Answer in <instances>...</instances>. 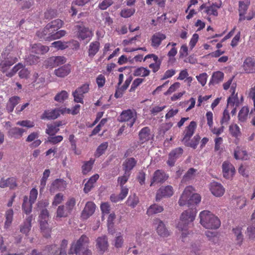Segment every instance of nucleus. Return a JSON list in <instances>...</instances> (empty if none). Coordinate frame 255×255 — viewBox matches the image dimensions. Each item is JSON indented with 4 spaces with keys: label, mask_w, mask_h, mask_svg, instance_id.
Instances as JSON below:
<instances>
[{
    "label": "nucleus",
    "mask_w": 255,
    "mask_h": 255,
    "mask_svg": "<svg viewBox=\"0 0 255 255\" xmlns=\"http://www.w3.org/2000/svg\"><path fill=\"white\" fill-rule=\"evenodd\" d=\"M20 98L18 96H13L10 97L6 104L5 109L6 111L10 113L13 112L14 107L19 103Z\"/></svg>",
    "instance_id": "22"
},
{
    "label": "nucleus",
    "mask_w": 255,
    "mask_h": 255,
    "mask_svg": "<svg viewBox=\"0 0 255 255\" xmlns=\"http://www.w3.org/2000/svg\"><path fill=\"white\" fill-rule=\"evenodd\" d=\"M2 65L1 70L5 73L6 76L9 77H12L19 69L20 71L18 74L21 78H27L30 72V70L28 68L23 67L22 65H15L11 69L10 68L11 65Z\"/></svg>",
    "instance_id": "5"
},
{
    "label": "nucleus",
    "mask_w": 255,
    "mask_h": 255,
    "mask_svg": "<svg viewBox=\"0 0 255 255\" xmlns=\"http://www.w3.org/2000/svg\"><path fill=\"white\" fill-rule=\"evenodd\" d=\"M66 111L65 109H54L45 111L41 116L42 120H54L57 119L61 114L64 113Z\"/></svg>",
    "instance_id": "11"
},
{
    "label": "nucleus",
    "mask_w": 255,
    "mask_h": 255,
    "mask_svg": "<svg viewBox=\"0 0 255 255\" xmlns=\"http://www.w3.org/2000/svg\"><path fill=\"white\" fill-rule=\"evenodd\" d=\"M67 186V183L62 179H57L53 181L50 187V191L54 192L55 190H64Z\"/></svg>",
    "instance_id": "25"
},
{
    "label": "nucleus",
    "mask_w": 255,
    "mask_h": 255,
    "mask_svg": "<svg viewBox=\"0 0 255 255\" xmlns=\"http://www.w3.org/2000/svg\"><path fill=\"white\" fill-rule=\"evenodd\" d=\"M139 137L142 142L148 141L151 137L150 129L148 127L142 128L139 133Z\"/></svg>",
    "instance_id": "31"
},
{
    "label": "nucleus",
    "mask_w": 255,
    "mask_h": 255,
    "mask_svg": "<svg viewBox=\"0 0 255 255\" xmlns=\"http://www.w3.org/2000/svg\"><path fill=\"white\" fill-rule=\"evenodd\" d=\"M124 237L121 233H117L112 242V245L116 249L122 248L124 246Z\"/></svg>",
    "instance_id": "30"
},
{
    "label": "nucleus",
    "mask_w": 255,
    "mask_h": 255,
    "mask_svg": "<svg viewBox=\"0 0 255 255\" xmlns=\"http://www.w3.org/2000/svg\"><path fill=\"white\" fill-rule=\"evenodd\" d=\"M13 211L11 209H9L6 211L5 213V221L4 223V228H8L13 221Z\"/></svg>",
    "instance_id": "34"
},
{
    "label": "nucleus",
    "mask_w": 255,
    "mask_h": 255,
    "mask_svg": "<svg viewBox=\"0 0 255 255\" xmlns=\"http://www.w3.org/2000/svg\"><path fill=\"white\" fill-rule=\"evenodd\" d=\"M172 45L173 46L171 49L168 52L167 56L168 57V62L169 64H173L176 61L174 56L177 54V49L174 46L176 45V43H172Z\"/></svg>",
    "instance_id": "40"
},
{
    "label": "nucleus",
    "mask_w": 255,
    "mask_h": 255,
    "mask_svg": "<svg viewBox=\"0 0 255 255\" xmlns=\"http://www.w3.org/2000/svg\"><path fill=\"white\" fill-rule=\"evenodd\" d=\"M238 102V99L237 97V94H235V93H232V95L228 99V107H234L235 104H237Z\"/></svg>",
    "instance_id": "58"
},
{
    "label": "nucleus",
    "mask_w": 255,
    "mask_h": 255,
    "mask_svg": "<svg viewBox=\"0 0 255 255\" xmlns=\"http://www.w3.org/2000/svg\"><path fill=\"white\" fill-rule=\"evenodd\" d=\"M66 32L64 30H60L59 31H57L54 33V34H52L50 35V36L48 37L46 39L49 41L54 40L55 39H59L62 37L65 36Z\"/></svg>",
    "instance_id": "46"
},
{
    "label": "nucleus",
    "mask_w": 255,
    "mask_h": 255,
    "mask_svg": "<svg viewBox=\"0 0 255 255\" xmlns=\"http://www.w3.org/2000/svg\"><path fill=\"white\" fill-rule=\"evenodd\" d=\"M200 138H201L200 136L198 134H196L194 136V137L190 142H189V141L188 142V143L185 144V145L188 146H190L195 149L196 148Z\"/></svg>",
    "instance_id": "59"
},
{
    "label": "nucleus",
    "mask_w": 255,
    "mask_h": 255,
    "mask_svg": "<svg viewBox=\"0 0 255 255\" xmlns=\"http://www.w3.org/2000/svg\"><path fill=\"white\" fill-rule=\"evenodd\" d=\"M197 174V170L194 168H190L184 175L182 181L186 182L194 179Z\"/></svg>",
    "instance_id": "39"
},
{
    "label": "nucleus",
    "mask_w": 255,
    "mask_h": 255,
    "mask_svg": "<svg viewBox=\"0 0 255 255\" xmlns=\"http://www.w3.org/2000/svg\"><path fill=\"white\" fill-rule=\"evenodd\" d=\"M89 90V84L86 83L77 89L73 93L74 101L76 103H83V94L88 92Z\"/></svg>",
    "instance_id": "9"
},
{
    "label": "nucleus",
    "mask_w": 255,
    "mask_h": 255,
    "mask_svg": "<svg viewBox=\"0 0 255 255\" xmlns=\"http://www.w3.org/2000/svg\"><path fill=\"white\" fill-rule=\"evenodd\" d=\"M54 24L55 23L54 22ZM55 25H53V23H48L45 27L42 29L38 30L36 33V36L41 39L45 40V41H48L46 39V38L50 36V33L49 32H50L48 29L50 27H51L53 26H54Z\"/></svg>",
    "instance_id": "20"
},
{
    "label": "nucleus",
    "mask_w": 255,
    "mask_h": 255,
    "mask_svg": "<svg viewBox=\"0 0 255 255\" xmlns=\"http://www.w3.org/2000/svg\"><path fill=\"white\" fill-rule=\"evenodd\" d=\"M108 146V143L107 142H103L97 148L96 155L98 157L103 154L105 150L107 149Z\"/></svg>",
    "instance_id": "55"
},
{
    "label": "nucleus",
    "mask_w": 255,
    "mask_h": 255,
    "mask_svg": "<svg viewBox=\"0 0 255 255\" xmlns=\"http://www.w3.org/2000/svg\"><path fill=\"white\" fill-rule=\"evenodd\" d=\"M90 243L89 238L86 235H82L75 242H73L68 252L69 255L76 254V255H91V251L88 249Z\"/></svg>",
    "instance_id": "1"
},
{
    "label": "nucleus",
    "mask_w": 255,
    "mask_h": 255,
    "mask_svg": "<svg viewBox=\"0 0 255 255\" xmlns=\"http://www.w3.org/2000/svg\"><path fill=\"white\" fill-rule=\"evenodd\" d=\"M33 203L28 201V197L25 196L23 197V202L22 205V209L26 214H29L31 212Z\"/></svg>",
    "instance_id": "37"
},
{
    "label": "nucleus",
    "mask_w": 255,
    "mask_h": 255,
    "mask_svg": "<svg viewBox=\"0 0 255 255\" xmlns=\"http://www.w3.org/2000/svg\"><path fill=\"white\" fill-rule=\"evenodd\" d=\"M201 197L197 193H194V188L189 186L185 188L178 201L179 206L187 205L188 207L199 203Z\"/></svg>",
    "instance_id": "3"
},
{
    "label": "nucleus",
    "mask_w": 255,
    "mask_h": 255,
    "mask_svg": "<svg viewBox=\"0 0 255 255\" xmlns=\"http://www.w3.org/2000/svg\"><path fill=\"white\" fill-rule=\"evenodd\" d=\"M16 180L14 177H9L7 179L3 178L0 180V187L4 188L7 187L10 188H14L16 187Z\"/></svg>",
    "instance_id": "21"
},
{
    "label": "nucleus",
    "mask_w": 255,
    "mask_h": 255,
    "mask_svg": "<svg viewBox=\"0 0 255 255\" xmlns=\"http://www.w3.org/2000/svg\"><path fill=\"white\" fill-rule=\"evenodd\" d=\"M96 247L100 254H103L109 248L108 238L106 236L99 237L96 240Z\"/></svg>",
    "instance_id": "10"
},
{
    "label": "nucleus",
    "mask_w": 255,
    "mask_h": 255,
    "mask_svg": "<svg viewBox=\"0 0 255 255\" xmlns=\"http://www.w3.org/2000/svg\"><path fill=\"white\" fill-rule=\"evenodd\" d=\"M197 127L196 123L194 121L190 122L189 125L186 128L184 132V136L182 139V142L187 144L190 138L194 134Z\"/></svg>",
    "instance_id": "13"
},
{
    "label": "nucleus",
    "mask_w": 255,
    "mask_h": 255,
    "mask_svg": "<svg viewBox=\"0 0 255 255\" xmlns=\"http://www.w3.org/2000/svg\"><path fill=\"white\" fill-rule=\"evenodd\" d=\"M196 213V209L192 208L185 211L181 214L177 228L182 232V238L185 237L189 234L187 230L195 220Z\"/></svg>",
    "instance_id": "2"
},
{
    "label": "nucleus",
    "mask_w": 255,
    "mask_h": 255,
    "mask_svg": "<svg viewBox=\"0 0 255 255\" xmlns=\"http://www.w3.org/2000/svg\"><path fill=\"white\" fill-rule=\"evenodd\" d=\"M37 196V190L35 188H32L30 191L29 199L28 201L33 204L36 201Z\"/></svg>",
    "instance_id": "62"
},
{
    "label": "nucleus",
    "mask_w": 255,
    "mask_h": 255,
    "mask_svg": "<svg viewBox=\"0 0 255 255\" xmlns=\"http://www.w3.org/2000/svg\"><path fill=\"white\" fill-rule=\"evenodd\" d=\"M54 22L55 23V24L53 23V25H55L52 26L51 27L48 29V30L50 31L49 32L50 35L52 34H54L55 32H56L59 29H60L64 23L63 21L60 19H56L51 21L50 23Z\"/></svg>",
    "instance_id": "36"
},
{
    "label": "nucleus",
    "mask_w": 255,
    "mask_h": 255,
    "mask_svg": "<svg viewBox=\"0 0 255 255\" xmlns=\"http://www.w3.org/2000/svg\"><path fill=\"white\" fill-rule=\"evenodd\" d=\"M200 223L205 228L217 229L221 225L219 219L208 210H204L199 214Z\"/></svg>",
    "instance_id": "4"
},
{
    "label": "nucleus",
    "mask_w": 255,
    "mask_h": 255,
    "mask_svg": "<svg viewBox=\"0 0 255 255\" xmlns=\"http://www.w3.org/2000/svg\"><path fill=\"white\" fill-rule=\"evenodd\" d=\"M94 161V160L91 159L84 163L82 166V172L83 174H86L91 170Z\"/></svg>",
    "instance_id": "54"
},
{
    "label": "nucleus",
    "mask_w": 255,
    "mask_h": 255,
    "mask_svg": "<svg viewBox=\"0 0 255 255\" xmlns=\"http://www.w3.org/2000/svg\"><path fill=\"white\" fill-rule=\"evenodd\" d=\"M96 205L92 202H88L81 213V218L84 220H87L95 212Z\"/></svg>",
    "instance_id": "16"
},
{
    "label": "nucleus",
    "mask_w": 255,
    "mask_h": 255,
    "mask_svg": "<svg viewBox=\"0 0 255 255\" xmlns=\"http://www.w3.org/2000/svg\"><path fill=\"white\" fill-rule=\"evenodd\" d=\"M40 229L44 236L48 238L50 236L51 229L49 228L47 221L49 212L47 209H42L39 216Z\"/></svg>",
    "instance_id": "6"
},
{
    "label": "nucleus",
    "mask_w": 255,
    "mask_h": 255,
    "mask_svg": "<svg viewBox=\"0 0 255 255\" xmlns=\"http://www.w3.org/2000/svg\"><path fill=\"white\" fill-rule=\"evenodd\" d=\"M229 131L231 135L235 137H238L241 134L240 127L235 124H232L230 126Z\"/></svg>",
    "instance_id": "45"
},
{
    "label": "nucleus",
    "mask_w": 255,
    "mask_h": 255,
    "mask_svg": "<svg viewBox=\"0 0 255 255\" xmlns=\"http://www.w3.org/2000/svg\"><path fill=\"white\" fill-rule=\"evenodd\" d=\"M100 43L95 41L91 43L89 49V55L91 57L94 56L99 49Z\"/></svg>",
    "instance_id": "42"
},
{
    "label": "nucleus",
    "mask_w": 255,
    "mask_h": 255,
    "mask_svg": "<svg viewBox=\"0 0 255 255\" xmlns=\"http://www.w3.org/2000/svg\"><path fill=\"white\" fill-rule=\"evenodd\" d=\"M66 62V59L64 56L51 57L49 59V64H64Z\"/></svg>",
    "instance_id": "47"
},
{
    "label": "nucleus",
    "mask_w": 255,
    "mask_h": 255,
    "mask_svg": "<svg viewBox=\"0 0 255 255\" xmlns=\"http://www.w3.org/2000/svg\"><path fill=\"white\" fill-rule=\"evenodd\" d=\"M168 177V176L163 171L157 170L153 174L150 186H152L154 183H162L167 180Z\"/></svg>",
    "instance_id": "18"
},
{
    "label": "nucleus",
    "mask_w": 255,
    "mask_h": 255,
    "mask_svg": "<svg viewBox=\"0 0 255 255\" xmlns=\"http://www.w3.org/2000/svg\"><path fill=\"white\" fill-rule=\"evenodd\" d=\"M31 220L32 216H28L26 217L25 221L20 226V232L21 233L25 234L26 236L28 235V234L31 229Z\"/></svg>",
    "instance_id": "27"
},
{
    "label": "nucleus",
    "mask_w": 255,
    "mask_h": 255,
    "mask_svg": "<svg viewBox=\"0 0 255 255\" xmlns=\"http://www.w3.org/2000/svg\"><path fill=\"white\" fill-rule=\"evenodd\" d=\"M250 4V0L240 1L239 2V12L240 15L246 14Z\"/></svg>",
    "instance_id": "38"
},
{
    "label": "nucleus",
    "mask_w": 255,
    "mask_h": 255,
    "mask_svg": "<svg viewBox=\"0 0 255 255\" xmlns=\"http://www.w3.org/2000/svg\"><path fill=\"white\" fill-rule=\"evenodd\" d=\"M247 236L249 239H253L255 238V227L254 225H251L247 228L246 233Z\"/></svg>",
    "instance_id": "64"
},
{
    "label": "nucleus",
    "mask_w": 255,
    "mask_h": 255,
    "mask_svg": "<svg viewBox=\"0 0 255 255\" xmlns=\"http://www.w3.org/2000/svg\"><path fill=\"white\" fill-rule=\"evenodd\" d=\"M116 218V215L114 213H111L109 215L108 219V231L109 232L113 234L114 232L112 230V228L113 226V221L115 220Z\"/></svg>",
    "instance_id": "61"
},
{
    "label": "nucleus",
    "mask_w": 255,
    "mask_h": 255,
    "mask_svg": "<svg viewBox=\"0 0 255 255\" xmlns=\"http://www.w3.org/2000/svg\"><path fill=\"white\" fill-rule=\"evenodd\" d=\"M136 161L133 158L127 159L123 163V169L125 172L130 173V171L135 166Z\"/></svg>",
    "instance_id": "29"
},
{
    "label": "nucleus",
    "mask_w": 255,
    "mask_h": 255,
    "mask_svg": "<svg viewBox=\"0 0 255 255\" xmlns=\"http://www.w3.org/2000/svg\"><path fill=\"white\" fill-rule=\"evenodd\" d=\"M183 153V149L180 148H177L172 150L169 154L168 160L167 162V164L172 166L174 165L176 160L179 158Z\"/></svg>",
    "instance_id": "19"
},
{
    "label": "nucleus",
    "mask_w": 255,
    "mask_h": 255,
    "mask_svg": "<svg viewBox=\"0 0 255 255\" xmlns=\"http://www.w3.org/2000/svg\"><path fill=\"white\" fill-rule=\"evenodd\" d=\"M241 69L246 73H254L255 72V65H242Z\"/></svg>",
    "instance_id": "63"
},
{
    "label": "nucleus",
    "mask_w": 255,
    "mask_h": 255,
    "mask_svg": "<svg viewBox=\"0 0 255 255\" xmlns=\"http://www.w3.org/2000/svg\"><path fill=\"white\" fill-rule=\"evenodd\" d=\"M68 245V241L63 240L60 244L59 249L55 245H52L51 247V253L53 255H66V249Z\"/></svg>",
    "instance_id": "15"
},
{
    "label": "nucleus",
    "mask_w": 255,
    "mask_h": 255,
    "mask_svg": "<svg viewBox=\"0 0 255 255\" xmlns=\"http://www.w3.org/2000/svg\"><path fill=\"white\" fill-rule=\"evenodd\" d=\"M99 176L96 174L93 175L89 180L85 183L84 188V191L85 193H88L94 187V185L98 179Z\"/></svg>",
    "instance_id": "28"
},
{
    "label": "nucleus",
    "mask_w": 255,
    "mask_h": 255,
    "mask_svg": "<svg viewBox=\"0 0 255 255\" xmlns=\"http://www.w3.org/2000/svg\"><path fill=\"white\" fill-rule=\"evenodd\" d=\"M223 176L227 179H232L236 170L233 165L228 161H225L222 165Z\"/></svg>",
    "instance_id": "8"
},
{
    "label": "nucleus",
    "mask_w": 255,
    "mask_h": 255,
    "mask_svg": "<svg viewBox=\"0 0 255 255\" xmlns=\"http://www.w3.org/2000/svg\"><path fill=\"white\" fill-rule=\"evenodd\" d=\"M210 190L212 194L216 197L223 196L225 191V189L222 185L216 182H213L210 183Z\"/></svg>",
    "instance_id": "17"
},
{
    "label": "nucleus",
    "mask_w": 255,
    "mask_h": 255,
    "mask_svg": "<svg viewBox=\"0 0 255 255\" xmlns=\"http://www.w3.org/2000/svg\"><path fill=\"white\" fill-rule=\"evenodd\" d=\"M68 97V93L66 91H62L55 96L54 100L57 102L61 103L67 99Z\"/></svg>",
    "instance_id": "51"
},
{
    "label": "nucleus",
    "mask_w": 255,
    "mask_h": 255,
    "mask_svg": "<svg viewBox=\"0 0 255 255\" xmlns=\"http://www.w3.org/2000/svg\"><path fill=\"white\" fill-rule=\"evenodd\" d=\"M205 235L209 241L213 243H216L218 241V234L216 232L207 231L205 232Z\"/></svg>",
    "instance_id": "49"
},
{
    "label": "nucleus",
    "mask_w": 255,
    "mask_h": 255,
    "mask_svg": "<svg viewBox=\"0 0 255 255\" xmlns=\"http://www.w3.org/2000/svg\"><path fill=\"white\" fill-rule=\"evenodd\" d=\"M234 77L230 78L227 82H225L223 84V88L225 90H227L231 88V93H235L236 84L233 82V79Z\"/></svg>",
    "instance_id": "48"
},
{
    "label": "nucleus",
    "mask_w": 255,
    "mask_h": 255,
    "mask_svg": "<svg viewBox=\"0 0 255 255\" xmlns=\"http://www.w3.org/2000/svg\"><path fill=\"white\" fill-rule=\"evenodd\" d=\"M249 112V109L248 107H244L242 108L238 115L239 120L240 122H244L247 120Z\"/></svg>",
    "instance_id": "41"
},
{
    "label": "nucleus",
    "mask_w": 255,
    "mask_h": 255,
    "mask_svg": "<svg viewBox=\"0 0 255 255\" xmlns=\"http://www.w3.org/2000/svg\"><path fill=\"white\" fill-rule=\"evenodd\" d=\"M234 157L236 159L248 160L249 156L246 150H242L237 147L234 151Z\"/></svg>",
    "instance_id": "33"
},
{
    "label": "nucleus",
    "mask_w": 255,
    "mask_h": 255,
    "mask_svg": "<svg viewBox=\"0 0 255 255\" xmlns=\"http://www.w3.org/2000/svg\"><path fill=\"white\" fill-rule=\"evenodd\" d=\"M138 203V197L135 194L130 195L127 201V205L131 208H134Z\"/></svg>",
    "instance_id": "43"
},
{
    "label": "nucleus",
    "mask_w": 255,
    "mask_h": 255,
    "mask_svg": "<svg viewBox=\"0 0 255 255\" xmlns=\"http://www.w3.org/2000/svg\"><path fill=\"white\" fill-rule=\"evenodd\" d=\"M174 190L171 186H162L157 192L156 200L159 201L162 197H169L172 196Z\"/></svg>",
    "instance_id": "12"
},
{
    "label": "nucleus",
    "mask_w": 255,
    "mask_h": 255,
    "mask_svg": "<svg viewBox=\"0 0 255 255\" xmlns=\"http://www.w3.org/2000/svg\"><path fill=\"white\" fill-rule=\"evenodd\" d=\"M76 204V201L74 198H71L68 200L65 203L66 209L69 211L71 213L73 209H74Z\"/></svg>",
    "instance_id": "60"
},
{
    "label": "nucleus",
    "mask_w": 255,
    "mask_h": 255,
    "mask_svg": "<svg viewBox=\"0 0 255 255\" xmlns=\"http://www.w3.org/2000/svg\"><path fill=\"white\" fill-rule=\"evenodd\" d=\"M163 210V208L162 206L154 204L149 206L147 210L146 214L148 216H151L161 213Z\"/></svg>",
    "instance_id": "32"
},
{
    "label": "nucleus",
    "mask_w": 255,
    "mask_h": 255,
    "mask_svg": "<svg viewBox=\"0 0 255 255\" xmlns=\"http://www.w3.org/2000/svg\"><path fill=\"white\" fill-rule=\"evenodd\" d=\"M25 130L23 128L13 127L8 130L7 135L11 138L19 139L22 136Z\"/></svg>",
    "instance_id": "24"
},
{
    "label": "nucleus",
    "mask_w": 255,
    "mask_h": 255,
    "mask_svg": "<svg viewBox=\"0 0 255 255\" xmlns=\"http://www.w3.org/2000/svg\"><path fill=\"white\" fill-rule=\"evenodd\" d=\"M78 32V37L82 40H84L92 35V32L89 28L84 26L83 25H76Z\"/></svg>",
    "instance_id": "23"
},
{
    "label": "nucleus",
    "mask_w": 255,
    "mask_h": 255,
    "mask_svg": "<svg viewBox=\"0 0 255 255\" xmlns=\"http://www.w3.org/2000/svg\"><path fill=\"white\" fill-rule=\"evenodd\" d=\"M224 73L220 71H217L213 74L210 84H216L223 81Z\"/></svg>",
    "instance_id": "35"
},
{
    "label": "nucleus",
    "mask_w": 255,
    "mask_h": 255,
    "mask_svg": "<svg viewBox=\"0 0 255 255\" xmlns=\"http://www.w3.org/2000/svg\"><path fill=\"white\" fill-rule=\"evenodd\" d=\"M188 55V47L186 44H183L181 46L179 50V60H183L186 58Z\"/></svg>",
    "instance_id": "56"
},
{
    "label": "nucleus",
    "mask_w": 255,
    "mask_h": 255,
    "mask_svg": "<svg viewBox=\"0 0 255 255\" xmlns=\"http://www.w3.org/2000/svg\"><path fill=\"white\" fill-rule=\"evenodd\" d=\"M70 214L69 211L66 209V207L64 205L59 206L57 209V217H66Z\"/></svg>",
    "instance_id": "44"
},
{
    "label": "nucleus",
    "mask_w": 255,
    "mask_h": 255,
    "mask_svg": "<svg viewBox=\"0 0 255 255\" xmlns=\"http://www.w3.org/2000/svg\"><path fill=\"white\" fill-rule=\"evenodd\" d=\"M153 224L156 228L157 234L161 237H167L170 234L169 231L165 228L164 223L158 219L154 220Z\"/></svg>",
    "instance_id": "14"
},
{
    "label": "nucleus",
    "mask_w": 255,
    "mask_h": 255,
    "mask_svg": "<svg viewBox=\"0 0 255 255\" xmlns=\"http://www.w3.org/2000/svg\"><path fill=\"white\" fill-rule=\"evenodd\" d=\"M149 73L148 70L143 67H140L134 71V74L136 76L145 77L148 75Z\"/></svg>",
    "instance_id": "52"
},
{
    "label": "nucleus",
    "mask_w": 255,
    "mask_h": 255,
    "mask_svg": "<svg viewBox=\"0 0 255 255\" xmlns=\"http://www.w3.org/2000/svg\"><path fill=\"white\" fill-rule=\"evenodd\" d=\"M130 173L125 172L124 174L118 178V182L120 185L121 187H123L124 184L128 181Z\"/></svg>",
    "instance_id": "57"
},
{
    "label": "nucleus",
    "mask_w": 255,
    "mask_h": 255,
    "mask_svg": "<svg viewBox=\"0 0 255 255\" xmlns=\"http://www.w3.org/2000/svg\"><path fill=\"white\" fill-rule=\"evenodd\" d=\"M69 65H63L54 70L55 74L59 77H64L68 75L71 69L69 66Z\"/></svg>",
    "instance_id": "26"
},
{
    "label": "nucleus",
    "mask_w": 255,
    "mask_h": 255,
    "mask_svg": "<svg viewBox=\"0 0 255 255\" xmlns=\"http://www.w3.org/2000/svg\"><path fill=\"white\" fill-rule=\"evenodd\" d=\"M242 228L241 227H237L233 229V231L236 236V240L239 243L242 242L243 239V236L242 234Z\"/></svg>",
    "instance_id": "53"
},
{
    "label": "nucleus",
    "mask_w": 255,
    "mask_h": 255,
    "mask_svg": "<svg viewBox=\"0 0 255 255\" xmlns=\"http://www.w3.org/2000/svg\"><path fill=\"white\" fill-rule=\"evenodd\" d=\"M59 129L54 124L47 125V128L46 129V133L49 135H53L55 134Z\"/></svg>",
    "instance_id": "50"
},
{
    "label": "nucleus",
    "mask_w": 255,
    "mask_h": 255,
    "mask_svg": "<svg viewBox=\"0 0 255 255\" xmlns=\"http://www.w3.org/2000/svg\"><path fill=\"white\" fill-rule=\"evenodd\" d=\"M121 122H127L129 127H132L136 119V112L134 110H127L122 112L120 115Z\"/></svg>",
    "instance_id": "7"
}]
</instances>
